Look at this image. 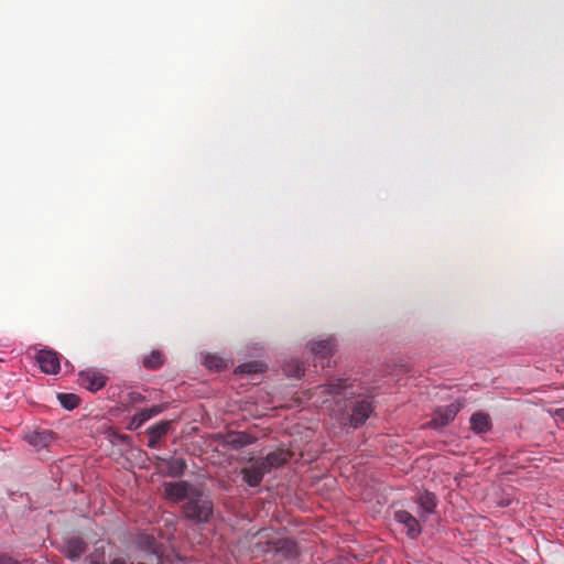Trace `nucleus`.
<instances>
[{"label":"nucleus","instance_id":"1","mask_svg":"<svg viewBox=\"0 0 564 564\" xmlns=\"http://www.w3.org/2000/svg\"><path fill=\"white\" fill-rule=\"evenodd\" d=\"M213 502L198 490H193L189 499L182 506V514L197 524L207 523L213 517Z\"/></svg>","mask_w":564,"mask_h":564},{"label":"nucleus","instance_id":"2","mask_svg":"<svg viewBox=\"0 0 564 564\" xmlns=\"http://www.w3.org/2000/svg\"><path fill=\"white\" fill-rule=\"evenodd\" d=\"M373 411L372 401L368 397L358 394L351 405L350 425L355 429L361 426Z\"/></svg>","mask_w":564,"mask_h":564},{"label":"nucleus","instance_id":"3","mask_svg":"<svg viewBox=\"0 0 564 564\" xmlns=\"http://www.w3.org/2000/svg\"><path fill=\"white\" fill-rule=\"evenodd\" d=\"M265 474H268V469L260 458L252 459L249 466L241 469L242 479L250 487H258Z\"/></svg>","mask_w":564,"mask_h":564},{"label":"nucleus","instance_id":"4","mask_svg":"<svg viewBox=\"0 0 564 564\" xmlns=\"http://www.w3.org/2000/svg\"><path fill=\"white\" fill-rule=\"evenodd\" d=\"M460 406H462L460 403L454 402L446 406L438 408L435 411L429 425L434 429H440V427L446 426L455 419V416L457 415V413L460 410Z\"/></svg>","mask_w":564,"mask_h":564},{"label":"nucleus","instance_id":"5","mask_svg":"<svg viewBox=\"0 0 564 564\" xmlns=\"http://www.w3.org/2000/svg\"><path fill=\"white\" fill-rule=\"evenodd\" d=\"M193 490H198V488L186 481L166 482L164 486L166 497L175 502L187 501Z\"/></svg>","mask_w":564,"mask_h":564},{"label":"nucleus","instance_id":"6","mask_svg":"<svg viewBox=\"0 0 564 564\" xmlns=\"http://www.w3.org/2000/svg\"><path fill=\"white\" fill-rule=\"evenodd\" d=\"M36 361L41 370L47 375H56L61 369L59 356L53 350H40L36 355Z\"/></svg>","mask_w":564,"mask_h":564},{"label":"nucleus","instance_id":"7","mask_svg":"<svg viewBox=\"0 0 564 564\" xmlns=\"http://www.w3.org/2000/svg\"><path fill=\"white\" fill-rule=\"evenodd\" d=\"M394 520L406 529V535L410 539H416L422 532V528L420 524L422 520H420V518H415L406 510L395 511Z\"/></svg>","mask_w":564,"mask_h":564},{"label":"nucleus","instance_id":"8","mask_svg":"<svg viewBox=\"0 0 564 564\" xmlns=\"http://www.w3.org/2000/svg\"><path fill=\"white\" fill-rule=\"evenodd\" d=\"M108 378L99 371L86 370L79 375V383L85 389L96 392L102 389L107 383Z\"/></svg>","mask_w":564,"mask_h":564},{"label":"nucleus","instance_id":"9","mask_svg":"<svg viewBox=\"0 0 564 564\" xmlns=\"http://www.w3.org/2000/svg\"><path fill=\"white\" fill-rule=\"evenodd\" d=\"M270 549L283 560H294L299 555L296 543L291 539L269 542Z\"/></svg>","mask_w":564,"mask_h":564},{"label":"nucleus","instance_id":"10","mask_svg":"<svg viewBox=\"0 0 564 564\" xmlns=\"http://www.w3.org/2000/svg\"><path fill=\"white\" fill-rule=\"evenodd\" d=\"M223 443L235 449L242 448L256 442V437L246 432H228L221 436Z\"/></svg>","mask_w":564,"mask_h":564},{"label":"nucleus","instance_id":"11","mask_svg":"<svg viewBox=\"0 0 564 564\" xmlns=\"http://www.w3.org/2000/svg\"><path fill=\"white\" fill-rule=\"evenodd\" d=\"M292 457V453L288 449L279 448L269 453L264 458H260L264 464L268 473H270L274 468H279L286 464Z\"/></svg>","mask_w":564,"mask_h":564},{"label":"nucleus","instance_id":"12","mask_svg":"<svg viewBox=\"0 0 564 564\" xmlns=\"http://www.w3.org/2000/svg\"><path fill=\"white\" fill-rule=\"evenodd\" d=\"M416 503L420 507V520L425 521L435 511L436 497L434 494L425 491L417 496Z\"/></svg>","mask_w":564,"mask_h":564},{"label":"nucleus","instance_id":"13","mask_svg":"<svg viewBox=\"0 0 564 564\" xmlns=\"http://www.w3.org/2000/svg\"><path fill=\"white\" fill-rule=\"evenodd\" d=\"M169 429H170V422H167V421H163V422L151 425L147 430V433L149 435L148 446L150 448H155L159 444V441L164 435H166V433L169 432Z\"/></svg>","mask_w":564,"mask_h":564},{"label":"nucleus","instance_id":"14","mask_svg":"<svg viewBox=\"0 0 564 564\" xmlns=\"http://www.w3.org/2000/svg\"><path fill=\"white\" fill-rule=\"evenodd\" d=\"M161 412L160 406H152L151 409L142 410L141 412L134 414L129 424L128 430L135 431L140 429L147 421L158 415Z\"/></svg>","mask_w":564,"mask_h":564},{"label":"nucleus","instance_id":"15","mask_svg":"<svg viewBox=\"0 0 564 564\" xmlns=\"http://www.w3.org/2000/svg\"><path fill=\"white\" fill-rule=\"evenodd\" d=\"M470 429L476 434H482L491 429L490 416L482 412L474 413L469 420Z\"/></svg>","mask_w":564,"mask_h":564},{"label":"nucleus","instance_id":"16","mask_svg":"<svg viewBox=\"0 0 564 564\" xmlns=\"http://www.w3.org/2000/svg\"><path fill=\"white\" fill-rule=\"evenodd\" d=\"M86 549L87 545L85 541L80 538L74 536L67 540L65 553L67 557L75 561L86 552Z\"/></svg>","mask_w":564,"mask_h":564},{"label":"nucleus","instance_id":"17","mask_svg":"<svg viewBox=\"0 0 564 564\" xmlns=\"http://www.w3.org/2000/svg\"><path fill=\"white\" fill-rule=\"evenodd\" d=\"M335 348L334 339L327 338L311 343V350L321 358H327L333 354Z\"/></svg>","mask_w":564,"mask_h":564},{"label":"nucleus","instance_id":"18","mask_svg":"<svg viewBox=\"0 0 564 564\" xmlns=\"http://www.w3.org/2000/svg\"><path fill=\"white\" fill-rule=\"evenodd\" d=\"M349 389H351V386H347L346 380L341 379L333 380L325 387V390L329 394L336 397L343 393L345 398H349L354 394V392L348 391Z\"/></svg>","mask_w":564,"mask_h":564},{"label":"nucleus","instance_id":"19","mask_svg":"<svg viewBox=\"0 0 564 564\" xmlns=\"http://www.w3.org/2000/svg\"><path fill=\"white\" fill-rule=\"evenodd\" d=\"M165 362V356L160 350H153L143 358L142 365L149 370H158Z\"/></svg>","mask_w":564,"mask_h":564},{"label":"nucleus","instance_id":"20","mask_svg":"<svg viewBox=\"0 0 564 564\" xmlns=\"http://www.w3.org/2000/svg\"><path fill=\"white\" fill-rule=\"evenodd\" d=\"M52 440L50 432H34L29 436V443L36 447H45Z\"/></svg>","mask_w":564,"mask_h":564},{"label":"nucleus","instance_id":"21","mask_svg":"<svg viewBox=\"0 0 564 564\" xmlns=\"http://www.w3.org/2000/svg\"><path fill=\"white\" fill-rule=\"evenodd\" d=\"M57 398L61 404L67 410H73L79 404V398L73 393H59Z\"/></svg>","mask_w":564,"mask_h":564},{"label":"nucleus","instance_id":"22","mask_svg":"<svg viewBox=\"0 0 564 564\" xmlns=\"http://www.w3.org/2000/svg\"><path fill=\"white\" fill-rule=\"evenodd\" d=\"M285 372L289 376H293L295 378H301L304 375V367L300 362H294V365L290 364L285 368Z\"/></svg>","mask_w":564,"mask_h":564},{"label":"nucleus","instance_id":"23","mask_svg":"<svg viewBox=\"0 0 564 564\" xmlns=\"http://www.w3.org/2000/svg\"><path fill=\"white\" fill-rule=\"evenodd\" d=\"M238 369L240 372L256 373V372L260 371V365H258L257 362H248V364L240 365L238 367Z\"/></svg>","mask_w":564,"mask_h":564},{"label":"nucleus","instance_id":"24","mask_svg":"<svg viewBox=\"0 0 564 564\" xmlns=\"http://www.w3.org/2000/svg\"><path fill=\"white\" fill-rule=\"evenodd\" d=\"M186 468V464L183 459H175L172 463V469L175 470V474H182Z\"/></svg>","mask_w":564,"mask_h":564},{"label":"nucleus","instance_id":"25","mask_svg":"<svg viewBox=\"0 0 564 564\" xmlns=\"http://www.w3.org/2000/svg\"><path fill=\"white\" fill-rule=\"evenodd\" d=\"M0 564H20V562L9 555L0 554Z\"/></svg>","mask_w":564,"mask_h":564},{"label":"nucleus","instance_id":"26","mask_svg":"<svg viewBox=\"0 0 564 564\" xmlns=\"http://www.w3.org/2000/svg\"><path fill=\"white\" fill-rule=\"evenodd\" d=\"M115 437L121 442L128 441L130 437L126 434H115Z\"/></svg>","mask_w":564,"mask_h":564},{"label":"nucleus","instance_id":"27","mask_svg":"<svg viewBox=\"0 0 564 564\" xmlns=\"http://www.w3.org/2000/svg\"><path fill=\"white\" fill-rule=\"evenodd\" d=\"M131 399L133 401H140V400H143L144 398L140 394V393H131Z\"/></svg>","mask_w":564,"mask_h":564},{"label":"nucleus","instance_id":"28","mask_svg":"<svg viewBox=\"0 0 564 564\" xmlns=\"http://www.w3.org/2000/svg\"><path fill=\"white\" fill-rule=\"evenodd\" d=\"M555 414H556V416H557L558 419H561L562 421H564V409H558V410H556Z\"/></svg>","mask_w":564,"mask_h":564},{"label":"nucleus","instance_id":"29","mask_svg":"<svg viewBox=\"0 0 564 564\" xmlns=\"http://www.w3.org/2000/svg\"><path fill=\"white\" fill-rule=\"evenodd\" d=\"M110 564H127L126 561L121 558H115Z\"/></svg>","mask_w":564,"mask_h":564},{"label":"nucleus","instance_id":"30","mask_svg":"<svg viewBox=\"0 0 564 564\" xmlns=\"http://www.w3.org/2000/svg\"><path fill=\"white\" fill-rule=\"evenodd\" d=\"M91 564H97L96 562H93Z\"/></svg>","mask_w":564,"mask_h":564}]
</instances>
